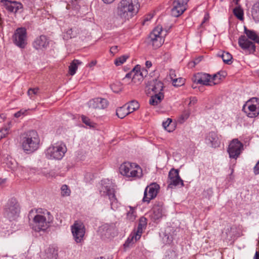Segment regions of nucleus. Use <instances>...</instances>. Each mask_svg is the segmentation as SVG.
<instances>
[{
  "instance_id": "f257e3e1",
  "label": "nucleus",
  "mask_w": 259,
  "mask_h": 259,
  "mask_svg": "<svg viewBox=\"0 0 259 259\" xmlns=\"http://www.w3.org/2000/svg\"><path fill=\"white\" fill-rule=\"evenodd\" d=\"M139 5L137 0H121L117 5L116 16L111 20V24L117 27L129 21L138 13Z\"/></svg>"
},
{
  "instance_id": "f03ea898",
  "label": "nucleus",
  "mask_w": 259,
  "mask_h": 259,
  "mask_svg": "<svg viewBox=\"0 0 259 259\" xmlns=\"http://www.w3.org/2000/svg\"><path fill=\"white\" fill-rule=\"evenodd\" d=\"M40 211L34 212L31 210L29 212L28 217L29 219L32 218L31 228L35 232L45 231L49 227L50 223L53 220V217L50 212L46 211L42 213H39Z\"/></svg>"
},
{
  "instance_id": "7ed1b4c3",
  "label": "nucleus",
  "mask_w": 259,
  "mask_h": 259,
  "mask_svg": "<svg viewBox=\"0 0 259 259\" xmlns=\"http://www.w3.org/2000/svg\"><path fill=\"white\" fill-rule=\"evenodd\" d=\"M39 142L38 135L35 131H29L22 135V148L27 153H31L36 151L39 147Z\"/></svg>"
},
{
  "instance_id": "20e7f679",
  "label": "nucleus",
  "mask_w": 259,
  "mask_h": 259,
  "mask_svg": "<svg viewBox=\"0 0 259 259\" xmlns=\"http://www.w3.org/2000/svg\"><path fill=\"white\" fill-rule=\"evenodd\" d=\"M99 191L101 196H108L112 209L115 210L119 207L120 203L116 197L115 189L109 180L105 179L101 181Z\"/></svg>"
},
{
  "instance_id": "39448f33",
  "label": "nucleus",
  "mask_w": 259,
  "mask_h": 259,
  "mask_svg": "<svg viewBox=\"0 0 259 259\" xmlns=\"http://www.w3.org/2000/svg\"><path fill=\"white\" fill-rule=\"evenodd\" d=\"M119 172L121 175L132 180L139 179L143 177L142 169L136 163L125 162L122 163L119 167Z\"/></svg>"
},
{
  "instance_id": "423d86ee",
  "label": "nucleus",
  "mask_w": 259,
  "mask_h": 259,
  "mask_svg": "<svg viewBox=\"0 0 259 259\" xmlns=\"http://www.w3.org/2000/svg\"><path fill=\"white\" fill-rule=\"evenodd\" d=\"M66 152V145L62 142H58L52 144L46 150L45 155L49 159L60 160Z\"/></svg>"
},
{
  "instance_id": "0eeeda50",
  "label": "nucleus",
  "mask_w": 259,
  "mask_h": 259,
  "mask_svg": "<svg viewBox=\"0 0 259 259\" xmlns=\"http://www.w3.org/2000/svg\"><path fill=\"white\" fill-rule=\"evenodd\" d=\"M242 110L250 118H255L259 115V98L253 97L248 100Z\"/></svg>"
},
{
  "instance_id": "6e6552de",
  "label": "nucleus",
  "mask_w": 259,
  "mask_h": 259,
  "mask_svg": "<svg viewBox=\"0 0 259 259\" xmlns=\"http://www.w3.org/2000/svg\"><path fill=\"white\" fill-rule=\"evenodd\" d=\"M71 231L73 239L76 243L83 241L85 233L84 224L80 221H76L71 226Z\"/></svg>"
},
{
  "instance_id": "1a4fd4ad",
  "label": "nucleus",
  "mask_w": 259,
  "mask_h": 259,
  "mask_svg": "<svg viewBox=\"0 0 259 259\" xmlns=\"http://www.w3.org/2000/svg\"><path fill=\"white\" fill-rule=\"evenodd\" d=\"M20 206L15 199L9 200L5 207V215L10 220L16 219L20 213Z\"/></svg>"
},
{
  "instance_id": "9d476101",
  "label": "nucleus",
  "mask_w": 259,
  "mask_h": 259,
  "mask_svg": "<svg viewBox=\"0 0 259 259\" xmlns=\"http://www.w3.org/2000/svg\"><path fill=\"white\" fill-rule=\"evenodd\" d=\"M227 76L225 71L219 72L212 76L209 74L198 72L194 74L192 81H210V80H224Z\"/></svg>"
},
{
  "instance_id": "9b49d317",
  "label": "nucleus",
  "mask_w": 259,
  "mask_h": 259,
  "mask_svg": "<svg viewBox=\"0 0 259 259\" xmlns=\"http://www.w3.org/2000/svg\"><path fill=\"white\" fill-rule=\"evenodd\" d=\"M125 77L127 79H132L134 81H141L144 79H149L147 70L141 69V66L139 65H137L131 71L126 74Z\"/></svg>"
},
{
  "instance_id": "f8f14e48",
  "label": "nucleus",
  "mask_w": 259,
  "mask_h": 259,
  "mask_svg": "<svg viewBox=\"0 0 259 259\" xmlns=\"http://www.w3.org/2000/svg\"><path fill=\"white\" fill-rule=\"evenodd\" d=\"M162 33V27L157 26L150 34L149 37L150 42L155 49L160 47L164 41Z\"/></svg>"
},
{
  "instance_id": "ddd939ff",
  "label": "nucleus",
  "mask_w": 259,
  "mask_h": 259,
  "mask_svg": "<svg viewBox=\"0 0 259 259\" xmlns=\"http://www.w3.org/2000/svg\"><path fill=\"white\" fill-rule=\"evenodd\" d=\"M243 150V144L237 139H234L230 142L227 151L230 158L237 159Z\"/></svg>"
},
{
  "instance_id": "4468645a",
  "label": "nucleus",
  "mask_w": 259,
  "mask_h": 259,
  "mask_svg": "<svg viewBox=\"0 0 259 259\" xmlns=\"http://www.w3.org/2000/svg\"><path fill=\"white\" fill-rule=\"evenodd\" d=\"M159 188V186L155 183H152L147 186L144 191L143 201L149 203L151 200L155 198Z\"/></svg>"
},
{
  "instance_id": "2eb2a0df",
  "label": "nucleus",
  "mask_w": 259,
  "mask_h": 259,
  "mask_svg": "<svg viewBox=\"0 0 259 259\" xmlns=\"http://www.w3.org/2000/svg\"><path fill=\"white\" fill-rule=\"evenodd\" d=\"M14 43L19 47L24 48L26 42V30L25 28H18L15 31L13 36Z\"/></svg>"
},
{
  "instance_id": "dca6fc26",
  "label": "nucleus",
  "mask_w": 259,
  "mask_h": 259,
  "mask_svg": "<svg viewBox=\"0 0 259 259\" xmlns=\"http://www.w3.org/2000/svg\"><path fill=\"white\" fill-rule=\"evenodd\" d=\"M163 82H148L145 87V92L147 95L163 94Z\"/></svg>"
},
{
  "instance_id": "f3484780",
  "label": "nucleus",
  "mask_w": 259,
  "mask_h": 259,
  "mask_svg": "<svg viewBox=\"0 0 259 259\" xmlns=\"http://www.w3.org/2000/svg\"><path fill=\"white\" fill-rule=\"evenodd\" d=\"M168 187L172 188L173 186H178L180 185L181 187L184 186L183 181L181 179L179 176V170L172 168L170 170L168 173Z\"/></svg>"
},
{
  "instance_id": "a211bd4d",
  "label": "nucleus",
  "mask_w": 259,
  "mask_h": 259,
  "mask_svg": "<svg viewBox=\"0 0 259 259\" xmlns=\"http://www.w3.org/2000/svg\"><path fill=\"white\" fill-rule=\"evenodd\" d=\"M189 0H174L173 7L171 9L172 15L178 17L182 14L186 10L185 5Z\"/></svg>"
},
{
  "instance_id": "6ab92c4d",
  "label": "nucleus",
  "mask_w": 259,
  "mask_h": 259,
  "mask_svg": "<svg viewBox=\"0 0 259 259\" xmlns=\"http://www.w3.org/2000/svg\"><path fill=\"white\" fill-rule=\"evenodd\" d=\"M165 215V210L163 204L159 203L155 204L151 210L150 214L151 219L153 221H159Z\"/></svg>"
},
{
  "instance_id": "aec40b11",
  "label": "nucleus",
  "mask_w": 259,
  "mask_h": 259,
  "mask_svg": "<svg viewBox=\"0 0 259 259\" xmlns=\"http://www.w3.org/2000/svg\"><path fill=\"white\" fill-rule=\"evenodd\" d=\"M88 105L90 108L103 109L108 106V102L105 99L96 98L90 100L88 102Z\"/></svg>"
},
{
  "instance_id": "412c9836",
  "label": "nucleus",
  "mask_w": 259,
  "mask_h": 259,
  "mask_svg": "<svg viewBox=\"0 0 259 259\" xmlns=\"http://www.w3.org/2000/svg\"><path fill=\"white\" fill-rule=\"evenodd\" d=\"M239 46L243 50H249L250 51L254 52L255 50L254 44L249 41L245 35H241L238 39Z\"/></svg>"
},
{
  "instance_id": "4be33fe9",
  "label": "nucleus",
  "mask_w": 259,
  "mask_h": 259,
  "mask_svg": "<svg viewBox=\"0 0 259 259\" xmlns=\"http://www.w3.org/2000/svg\"><path fill=\"white\" fill-rule=\"evenodd\" d=\"M49 44V41L47 36L41 35L36 38L33 43V46L36 50H42L46 49Z\"/></svg>"
},
{
  "instance_id": "5701e85b",
  "label": "nucleus",
  "mask_w": 259,
  "mask_h": 259,
  "mask_svg": "<svg viewBox=\"0 0 259 259\" xmlns=\"http://www.w3.org/2000/svg\"><path fill=\"white\" fill-rule=\"evenodd\" d=\"M114 228L112 226L105 224L99 227L98 233L102 238H109L112 236Z\"/></svg>"
},
{
  "instance_id": "b1692460",
  "label": "nucleus",
  "mask_w": 259,
  "mask_h": 259,
  "mask_svg": "<svg viewBox=\"0 0 259 259\" xmlns=\"http://www.w3.org/2000/svg\"><path fill=\"white\" fill-rule=\"evenodd\" d=\"M6 9L11 12L16 13L19 9L22 8V5L20 3L10 2L8 0H2Z\"/></svg>"
},
{
  "instance_id": "393cba45",
  "label": "nucleus",
  "mask_w": 259,
  "mask_h": 259,
  "mask_svg": "<svg viewBox=\"0 0 259 259\" xmlns=\"http://www.w3.org/2000/svg\"><path fill=\"white\" fill-rule=\"evenodd\" d=\"M207 144H209L212 147H219L220 142L216 133L214 132H209L206 136L205 138Z\"/></svg>"
},
{
  "instance_id": "a878e982",
  "label": "nucleus",
  "mask_w": 259,
  "mask_h": 259,
  "mask_svg": "<svg viewBox=\"0 0 259 259\" xmlns=\"http://www.w3.org/2000/svg\"><path fill=\"white\" fill-rule=\"evenodd\" d=\"M3 164H5V166L9 170L13 172L18 170L20 167H18V163L16 161L11 157H7L5 159Z\"/></svg>"
},
{
  "instance_id": "bb28decb",
  "label": "nucleus",
  "mask_w": 259,
  "mask_h": 259,
  "mask_svg": "<svg viewBox=\"0 0 259 259\" xmlns=\"http://www.w3.org/2000/svg\"><path fill=\"white\" fill-rule=\"evenodd\" d=\"M141 234L138 233L136 230L133 231L130 234L129 237L127 238L124 246L126 247H129L131 244L135 243L137 240H139L141 237Z\"/></svg>"
},
{
  "instance_id": "cd10ccee",
  "label": "nucleus",
  "mask_w": 259,
  "mask_h": 259,
  "mask_svg": "<svg viewBox=\"0 0 259 259\" xmlns=\"http://www.w3.org/2000/svg\"><path fill=\"white\" fill-rule=\"evenodd\" d=\"M150 98L149 100V103L150 105L156 106L159 105L164 99V94L159 95H149Z\"/></svg>"
},
{
  "instance_id": "c85d7f7f",
  "label": "nucleus",
  "mask_w": 259,
  "mask_h": 259,
  "mask_svg": "<svg viewBox=\"0 0 259 259\" xmlns=\"http://www.w3.org/2000/svg\"><path fill=\"white\" fill-rule=\"evenodd\" d=\"M251 12L253 20L256 22H259V0L254 4Z\"/></svg>"
},
{
  "instance_id": "c756f323",
  "label": "nucleus",
  "mask_w": 259,
  "mask_h": 259,
  "mask_svg": "<svg viewBox=\"0 0 259 259\" xmlns=\"http://www.w3.org/2000/svg\"><path fill=\"white\" fill-rule=\"evenodd\" d=\"M82 64V62L79 60L74 59L69 66V73L71 75H74L76 73L78 66Z\"/></svg>"
},
{
  "instance_id": "7c9ffc66",
  "label": "nucleus",
  "mask_w": 259,
  "mask_h": 259,
  "mask_svg": "<svg viewBox=\"0 0 259 259\" xmlns=\"http://www.w3.org/2000/svg\"><path fill=\"white\" fill-rule=\"evenodd\" d=\"M244 33L246 34L248 38L250 39L257 43H259V36L257 35L254 31L248 30L246 27H244Z\"/></svg>"
},
{
  "instance_id": "2f4dec72",
  "label": "nucleus",
  "mask_w": 259,
  "mask_h": 259,
  "mask_svg": "<svg viewBox=\"0 0 259 259\" xmlns=\"http://www.w3.org/2000/svg\"><path fill=\"white\" fill-rule=\"evenodd\" d=\"M125 106H126L127 110L129 111V114L137 110L140 107L139 103L135 100L130 101L125 104Z\"/></svg>"
},
{
  "instance_id": "473e14b6",
  "label": "nucleus",
  "mask_w": 259,
  "mask_h": 259,
  "mask_svg": "<svg viewBox=\"0 0 259 259\" xmlns=\"http://www.w3.org/2000/svg\"><path fill=\"white\" fill-rule=\"evenodd\" d=\"M128 114L129 111H127L126 106H125V105L122 107H119L116 109V115L119 118L121 119L123 118Z\"/></svg>"
},
{
  "instance_id": "72a5a7b5",
  "label": "nucleus",
  "mask_w": 259,
  "mask_h": 259,
  "mask_svg": "<svg viewBox=\"0 0 259 259\" xmlns=\"http://www.w3.org/2000/svg\"><path fill=\"white\" fill-rule=\"evenodd\" d=\"M147 224V219L145 217L141 218L138 228L137 230H135L138 232V233L141 234L142 235L143 230L146 228Z\"/></svg>"
},
{
  "instance_id": "f704fd0d",
  "label": "nucleus",
  "mask_w": 259,
  "mask_h": 259,
  "mask_svg": "<svg viewBox=\"0 0 259 259\" xmlns=\"http://www.w3.org/2000/svg\"><path fill=\"white\" fill-rule=\"evenodd\" d=\"M110 87L113 92L118 93L121 91L122 84L121 82H113L110 84Z\"/></svg>"
},
{
  "instance_id": "c9c22d12",
  "label": "nucleus",
  "mask_w": 259,
  "mask_h": 259,
  "mask_svg": "<svg viewBox=\"0 0 259 259\" xmlns=\"http://www.w3.org/2000/svg\"><path fill=\"white\" fill-rule=\"evenodd\" d=\"M57 253L54 249L49 248L46 254L45 259H57Z\"/></svg>"
},
{
  "instance_id": "e433bc0d",
  "label": "nucleus",
  "mask_w": 259,
  "mask_h": 259,
  "mask_svg": "<svg viewBox=\"0 0 259 259\" xmlns=\"http://www.w3.org/2000/svg\"><path fill=\"white\" fill-rule=\"evenodd\" d=\"M220 56L222 58L224 63L228 64H230L231 59H232V55L228 52H224Z\"/></svg>"
},
{
  "instance_id": "4c0bfd02",
  "label": "nucleus",
  "mask_w": 259,
  "mask_h": 259,
  "mask_svg": "<svg viewBox=\"0 0 259 259\" xmlns=\"http://www.w3.org/2000/svg\"><path fill=\"white\" fill-rule=\"evenodd\" d=\"M71 191L69 187L66 185H63L61 187V194L63 197L69 196L70 194Z\"/></svg>"
},
{
  "instance_id": "58836bf2",
  "label": "nucleus",
  "mask_w": 259,
  "mask_h": 259,
  "mask_svg": "<svg viewBox=\"0 0 259 259\" xmlns=\"http://www.w3.org/2000/svg\"><path fill=\"white\" fill-rule=\"evenodd\" d=\"M234 15L239 20H242L243 19V12L239 8H236L233 10Z\"/></svg>"
},
{
  "instance_id": "ea45409f",
  "label": "nucleus",
  "mask_w": 259,
  "mask_h": 259,
  "mask_svg": "<svg viewBox=\"0 0 259 259\" xmlns=\"http://www.w3.org/2000/svg\"><path fill=\"white\" fill-rule=\"evenodd\" d=\"M128 58V56L123 55V56L117 58L114 61V64L116 66H120V65H122L123 63H124Z\"/></svg>"
},
{
  "instance_id": "a19ab883",
  "label": "nucleus",
  "mask_w": 259,
  "mask_h": 259,
  "mask_svg": "<svg viewBox=\"0 0 259 259\" xmlns=\"http://www.w3.org/2000/svg\"><path fill=\"white\" fill-rule=\"evenodd\" d=\"M129 208L130 210L127 212V218L131 221H134L136 218L135 211L132 206H129Z\"/></svg>"
},
{
  "instance_id": "79ce46f5",
  "label": "nucleus",
  "mask_w": 259,
  "mask_h": 259,
  "mask_svg": "<svg viewBox=\"0 0 259 259\" xmlns=\"http://www.w3.org/2000/svg\"><path fill=\"white\" fill-rule=\"evenodd\" d=\"M188 102V105L189 107H192L195 105L197 102V99L195 97H191L189 98L186 99L184 103L186 104Z\"/></svg>"
},
{
  "instance_id": "37998d69",
  "label": "nucleus",
  "mask_w": 259,
  "mask_h": 259,
  "mask_svg": "<svg viewBox=\"0 0 259 259\" xmlns=\"http://www.w3.org/2000/svg\"><path fill=\"white\" fill-rule=\"evenodd\" d=\"M81 118L83 123L90 127L94 126V123L91 120V119L85 115H82Z\"/></svg>"
},
{
  "instance_id": "c03bdc74",
  "label": "nucleus",
  "mask_w": 259,
  "mask_h": 259,
  "mask_svg": "<svg viewBox=\"0 0 259 259\" xmlns=\"http://www.w3.org/2000/svg\"><path fill=\"white\" fill-rule=\"evenodd\" d=\"M215 84H217L215 82H208L207 83H201L199 84L198 90L202 92L205 90V86H212Z\"/></svg>"
},
{
  "instance_id": "a18cd8bd",
  "label": "nucleus",
  "mask_w": 259,
  "mask_h": 259,
  "mask_svg": "<svg viewBox=\"0 0 259 259\" xmlns=\"http://www.w3.org/2000/svg\"><path fill=\"white\" fill-rule=\"evenodd\" d=\"M213 194V190L212 188H209L205 190H204L203 192L202 195L203 196L209 199Z\"/></svg>"
},
{
  "instance_id": "49530a36",
  "label": "nucleus",
  "mask_w": 259,
  "mask_h": 259,
  "mask_svg": "<svg viewBox=\"0 0 259 259\" xmlns=\"http://www.w3.org/2000/svg\"><path fill=\"white\" fill-rule=\"evenodd\" d=\"M75 36V35L73 33V30L72 29L67 30L65 34L64 35V38L66 39L74 37Z\"/></svg>"
},
{
  "instance_id": "de8ad7c7",
  "label": "nucleus",
  "mask_w": 259,
  "mask_h": 259,
  "mask_svg": "<svg viewBox=\"0 0 259 259\" xmlns=\"http://www.w3.org/2000/svg\"><path fill=\"white\" fill-rule=\"evenodd\" d=\"M172 122V120L170 118H167L166 121L162 122V125L165 130L169 132L171 131V130L168 128V127Z\"/></svg>"
},
{
  "instance_id": "09e8293b",
  "label": "nucleus",
  "mask_w": 259,
  "mask_h": 259,
  "mask_svg": "<svg viewBox=\"0 0 259 259\" xmlns=\"http://www.w3.org/2000/svg\"><path fill=\"white\" fill-rule=\"evenodd\" d=\"M169 76L171 80V81H178V80H181L182 79V77H177L175 71L172 70H171L169 72Z\"/></svg>"
},
{
  "instance_id": "8fccbe9b",
  "label": "nucleus",
  "mask_w": 259,
  "mask_h": 259,
  "mask_svg": "<svg viewBox=\"0 0 259 259\" xmlns=\"http://www.w3.org/2000/svg\"><path fill=\"white\" fill-rule=\"evenodd\" d=\"M9 133V128L7 127H5L2 128L0 131V140L5 138L7 135H8Z\"/></svg>"
},
{
  "instance_id": "3c124183",
  "label": "nucleus",
  "mask_w": 259,
  "mask_h": 259,
  "mask_svg": "<svg viewBox=\"0 0 259 259\" xmlns=\"http://www.w3.org/2000/svg\"><path fill=\"white\" fill-rule=\"evenodd\" d=\"M38 91V89L37 88H34V89H30L28 90L27 92V94L28 96L30 97L31 99L32 98V95H35L37 93Z\"/></svg>"
},
{
  "instance_id": "603ef678",
  "label": "nucleus",
  "mask_w": 259,
  "mask_h": 259,
  "mask_svg": "<svg viewBox=\"0 0 259 259\" xmlns=\"http://www.w3.org/2000/svg\"><path fill=\"white\" fill-rule=\"evenodd\" d=\"M202 57L196 58L193 62H190L189 65L191 67H194L196 65L198 64L202 60Z\"/></svg>"
},
{
  "instance_id": "864d4df0",
  "label": "nucleus",
  "mask_w": 259,
  "mask_h": 259,
  "mask_svg": "<svg viewBox=\"0 0 259 259\" xmlns=\"http://www.w3.org/2000/svg\"><path fill=\"white\" fill-rule=\"evenodd\" d=\"M27 110L25 109H22L20 111H18L14 114V116L15 117L18 118L21 116L22 115H25Z\"/></svg>"
},
{
  "instance_id": "5fc2aeb1",
  "label": "nucleus",
  "mask_w": 259,
  "mask_h": 259,
  "mask_svg": "<svg viewBox=\"0 0 259 259\" xmlns=\"http://www.w3.org/2000/svg\"><path fill=\"white\" fill-rule=\"evenodd\" d=\"M201 83H207L208 82H193L192 84H191V87L193 89L198 90L199 84Z\"/></svg>"
},
{
  "instance_id": "6e6d98bb",
  "label": "nucleus",
  "mask_w": 259,
  "mask_h": 259,
  "mask_svg": "<svg viewBox=\"0 0 259 259\" xmlns=\"http://www.w3.org/2000/svg\"><path fill=\"white\" fill-rule=\"evenodd\" d=\"M118 51V46H117L112 47L110 50V53L112 54L113 55H114V54L117 53Z\"/></svg>"
},
{
  "instance_id": "4d7b16f0",
  "label": "nucleus",
  "mask_w": 259,
  "mask_h": 259,
  "mask_svg": "<svg viewBox=\"0 0 259 259\" xmlns=\"http://www.w3.org/2000/svg\"><path fill=\"white\" fill-rule=\"evenodd\" d=\"M253 172L255 175L259 174V160L253 167Z\"/></svg>"
},
{
  "instance_id": "13d9d810",
  "label": "nucleus",
  "mask_w": 259,
  "mask_h": 259,
  "mask_svg": "<svg viewBox=\"0 0 259 259\" xmlns=\"http://www.w3.org/2000/svg\"><path fill=\"white\" fill-rule=\"evenodd\" d=\"M18 167H22V168H20L18 169V170H15V172L16 173H17V174H22L23 172H24L25 171H26V168L24 166H19L18 165Z\"/></svg>"
},
{
  "instance_id": "bf43d9fd",
  "label": "nucleus",
  "mask_w": 259,
  "mask_h": 259,
  "mask_svg": "<svg viewBox=\"0 0 259 259\" xmlns=\"http://www.w3.org/2000/svg\"><path fill=\"white\" fill-rule=\"evenodd\" d=\"M189 115L190 114L188 113H183L181 115L180 118L183 120V121H184L188 118Z\"/></svg>"
},
{
  "instance_id": "052dcab7",
  "label": "nucleus",
  "mask_w": 259,
  "mask_h": 259,
  "mask_svg": "<svg viewBox=\"0 0 259 259\" xmlns=\"http://www.w3.org/2000/svg\"><path fill=\"white\" fill-rule=\"evenodd\" d=\"M172 84L175 87L183 86L184 84V82H172Z\"/></svg>"
},
{
  "instance_id": "680f3d73",
  "label": "nucleus",
  "mask_w": 259,
  "mask_h": 259,
  "mask_svg": "<svg viewBox=\"0 0 259 259\" xmlns=\"http://www.w3.org/2000/svg\"><path fill=\"white\" fill-rule=\"evenodd\" d=\"M97 64V61L96 60H93L90 63L88 64L87 65V67L89 68H92L93 66H95Z\"/></svg>"
},
{
  "instance_id": "e2e57ef3",
  "label": "nucleus",
  "mask_w": 259,
  "mask_h": 259,
  "mask_svg": "<svg viewBox=\"0 0 259 259\" xmlns=\"http://www.w3.org/2000/svg\"><path fill=\"white\" fill-rule=\"evenodd\" d=\"M145 65L147 68H149L152 66V62L150 61H147L145 63Z\"/></svg>"
},
{
  "instance_id": "0e129e2a",
  "label": "nucleus",
  "mask_w": 259,
  "mask_h": 259,
  "mask_svg": "<svg viewBox=\"0 0 259 259\" xmlns=\"http://www.w3.org/2000/svg\"><path fill=\"white\" fill-rule=\"evenodd\" d=\"M208 14H206L204 17V20L203 21V22L201 23V25L206 21L208 20Z\"/></svg>"
},
{
  "instance_id": "69168bd1",
  "label": "nucleus",
  "mask_w": 259,
  "mask_h": 259,
  "mask_svg": "<svg viewBox=\"0 0 259 259\" xmlns=\"http://www.w3.org/2000/svg\"><path fill=\"white\" fill-rule=\"evenodd\" d=\"M253 259H259V252L257 251L255 252Z\"/></svg>"
},
{
  "instance_id": "338daca9",
  "label": "nucleus",
  "mask_w": 259,
  "mask_h": 259,
  "mask_svg": "<svg viewBox=\"0 0 259 259\" xmlns=\"http://www.w3.org/2000/svg\"><path fill=\"white\" fill-rule=\"evenodd\" d=\"M106 4H111L113 3L115 0H102Z\"/></svg>"
},
{
  "instance_id": "774afa93",
  "label": "nucleus",
  "mask_w": 259,
  "mask_h": 259,
  "mask_svg": "<svg viewBox=\"0 0 259 259\" xmlns=\"http://www.w3.org/2000/svg\"><path fill=\"white\" fill-rule=\"evenodd\" d=\"M152 18V16H150L149 18H148V17L145 18L144 19V22L149 21Z\"/></svg>"
}]
</instances>
